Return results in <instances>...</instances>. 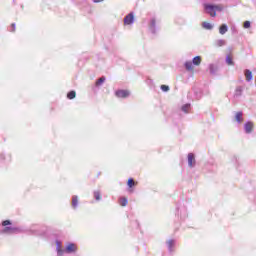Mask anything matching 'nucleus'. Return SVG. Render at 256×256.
I'll list each match as a JSON object with an SVG mask.
<instances>
[{"label":"nucleus","instance_id":"nucleus-1","mask_svg":"<svg viewBox=\"0 0 256 256\" xmlns=\"http://www.w3.org/2000/svg\"><path fill=\"white\" fill-rule=\"evenodd\" d=\"M56 246L58 256H63L64 253H75V251H77V245L74 243H69L65 250L61 249V242L59 241L56 242Z\"/></svg>","mask_w":256,"mask_h":256},{"label":"nucleus","instance_id":"nucleus-2","mask_svg":"<svg viewBox=\"0 0 256 256\" xmlns=\"http://www.w3.org/2000/svg\"><path fill=\"white\" fill-rule=\"evenodd\" d=\"M204 9L210 17H217V11H223V4L213 5V4H205Z\"/></svg>","mask_w":256,"mask_h":256},{"label":"nucleus","instance_id":"nucleus-3","mask_svg":"<svg viewBox=\"0 0 256 256\" xmlns=\"http://www.w3.org/2000/svg\"><path fill=\"white\" fill-rule=\"evenodd\" d=\"M135 21V17L133 16V13L128 14L124 18V25H132V23Z\"/></svg>","mask_w":256,"mask_h":256},{"label":"nucleus","instance_id":"nucleus-4","mask_svg":"<svg viewBox=\"0 0 256 256\" xmlns=\"http://www.w3.org/2000/svg\"><path fill=\"white\" fill-rule=\"evenodd\" d=\"M116 96L121 98V99H125V98L129 97V91H127V90H118L116 92Z\"/></svg>","mask_w":256,"mask_h":256},{"label":"nucleus","instance_id":"nucleus-5","mask_svg":"<svg viewBox=\"0 0 256 256\" xmlns=\"http://www.w3.org/2000/svg\"><path fill=\"white\" fill-rule=\"evenodd\" d=\"M244 76L248 83L253 80V72H251L249 69L244 70Z\"/></svg>","mask_w":256,"mask_h":256},{"label":"nucleus","instance_id":"nucleus-6","mask_svg":"<svg viewBox=\"0 0 256 256\" xmlns=\"http://www.w3.org/2000/svg\"><path fill=\"white\" fill-rule=\"evenodd\" d=\"M188 165L189 167H193L195 165V155H193V153L188 154Z\"/></svg>","mask_w":256,"mask_h":256},{"label":"nucleus","instance_id":"nucleus-7","mask_svg":"<svg viewBox=\"0 0 256 256\" xmlns=\"http://www.w3.org/2000/svg\"><path fill=\"white\" fill-rule=\"evenodd\" d=\"M245 133H251L253 131V122H247L244 125Z\"/></svg>","mask_w":256,"mask_h":256},{"label":"nucleus","instance_id":"nucleus-8","mask_svg":"<svg viewBox=\"0 0 256 256\" xmlns=\"http://www.w3.org/2000/svg\"><path fill=\"white\" fill-rule=\"evenodd\" d=\"M229 31V28L227 27V24H222L219 28L220 35H225Z\"/></svg>","mask_w":256,"mask_h":256},{"label":"nucleus","instance_id":"nucleus-9","mask_svg":"<svg viewBox=\"0 0 256 256\" xmlns=\"http://www.w3.org/2000/svg\"><path fill=\"white\" fill-rule=\"evenodd\" d=\"M235 119H236L237 123H242L243 122V112H237Z\"/></svg>","mask_w":256,"mask_h":256},{"label":"nucleus","instance_id":"nucleus-10","mask_svg":"<svg viewBox=\"0 0 256 256\" xmlns=\"http://www.w3.org/2000/svg\"><path fill=\"white\" fill-rule=\"evenodd\" d=\"M167 246H168V250L170 251V253L173 252V247L175 246V240H168Z\"/></svg>","mask_w":256,"mask_h":256},{"label":"nucleus","instance_id":"nucleus-11","mask_svg":"<svg viewBox=\"0 0 256 256\" xmlns=\"http://www.w3.org/2000/svg\"><path fill=\"white\" fill-rule=\"evenodd\" d=\"M192 64H194L196 66L201 65V56L194 57L193 60H192Z\"/></svg>","mask_w":256,"mask_h":256},{"label":"nucleus","instance_id":"nucleus-12","mask_svg":"<svg viewBox=\"0 0 256 256\" xmlns=\"http://www.w3.org/2000/svg\"><path fill=\"white\" fill-rule=\"evenodd\" d=\"M77 205H79V198L77 196L72 197V207L76 209Z\"/></svg>","mask_w":256,"mask_h":256},{"label":"nucleus","instance_id":"nucleus-13","mask_svg":"<svg viewBox=\"0 0 256 256\" xmlns=\"http://www.w3.org/2000/svg\"><path fill=\"white\" fill-rule=\"evenodd\" d=\"M185 68L187 69V71H193V62L191 61L186 62Z\"/></svg>","mask_w":256,"mask_h":256},{"label":"nucleus","instance_id":"nucleus-14","mask_svg":"<svg viewBox=\"0 0 256 256\" xmlns=\"http://www.w3.org/2000/svg\"><path fill=\"white\" fill-rule=\"evenodd\" d=\"M243 93V89L241 87H237L236 90H235V97H241Z\"/></svg>","mask_w":256,"mask_h":256},{"label":"nucleus","instance_id":"nucleus-15","mask_svg":"<svg viewBox=\"0 0 256 256\" xmlns=\"http://www.w3.org/2000/svg\"><path fill=\"white\" fill-rule=\"evenodd\" d=\"M202 27H203L204 29H208V30L213 29L212 24L209 23V22H203Z\"/></svg>","mask_w":256,"mask_h":256},{"label":"nucleus","instance_id":"nucleus-16","mask_svg":"<svg viewBox=\"0 0 256 256\" xmlns=\"http://www.w3.org/2000/svg\"><path fill=\"white\" fill-rule=\"evenodd\" d=\"M103 83H105V76H102L96 81V87H100V85H103Z\"/></svg>","mask_w":256,"mask_h":256},{"label":"nucleus","instance_id":"nucleus-17","mask_svg":"<svg viewBox=\"0 0 256 256\" xmlns=\"http://www.w3.org/2000/svg\"><path fill=\"white\" fill-rule=\"evenodd\" d=\"M190 109H191V104H185L184 106H182V111L184 113H189Z\"/></svg>","mask_w":256,"mask_h":256},{"label":"nucleus","instance_id":"nucleus-18","mask_svg":"<svg viewBox=\"0 0 256 256\" xmlns=\"http://www.w3.org/2000/svg\"><path fill=\"white\" fill-rule=\"evenodd\" d=\"M226 41L225 40H217L215 42L216 47H223L225 45Z\"/></svg>","mask_w":256,"mask_h":256},{"label":"nucleus","instance_id":"nucleus-19","mask_svg":"<svg viewBox=\"0 0 256 256\" xmlns=\"http://www.w3.org/2000/svg\"><path fill=\"white\" fill-rule=\"evenodd\" d=\"M94 198L96 199V201H101V192L95 191Z\"/></svg>","mask_w":256,"mask_h":256},{"label":"nucleus","instance_id":"nucleus-20","mask_svg":"<svg viewBox=\"0 0 256 256\" xmlns=\"http://www.w3.org/2000/svg\"><path fill=\"white\" fill-rule=\"evenodd\" d=\"M127 203H128L127 198H121V199H120V205H121L122 207H127Z\"/></svg>","mask_w":256,"mask_h":256},{"label":"nucleus","instance_id":"nucleus-21","mask_svg":"<svg viewBox=\"0 0 256 256\" xmlns=\"http://www.w3.org/2000/svg\"><path fill=\"white\" fill-rule=\"evenodd\" d=\"M3 231L4 233H13L16 231V229L11 227H5Z\"/></svg>","mask_w":256,"mask_h":256},{"label":"nucleus","instance_id":"nucleus-22","mask_svg":"<svg viewBox=\"0 0 256 256\" xmlns=\"http://www.w3.org/2000/svg\"><path fill=\"white\" fill-rule=\"evenodd\" d=\"M226 63L227 65H235V63L233 62V58H231V56L226 57Z\"/></svg>","mask_w":256,"mask_h":256},{"label":"nucleus","instance_id":"nucleus-23","mask_svg":"<svg viewBox=\"0 0 256 256\" xmlns=\"http://www.w3.org/2000/svg\"><path fill=\"white\" fill-rule=\"evenodd\" d=\"M209 69H210V73L212 75H215V72L217 71V68L215 67V65L210 64Z\"/></svg>","mask_w":256,"mask_h":256},{"label":"nucleus","instance_id":"nucleus-24","mask_svg":"<svg viewBox=\"0 0 256 256\" xmlns=\"http://www.w3.org/2000/svg\"><path fill=\"white\" fill-rule=\"evenodd\" d=\"M76 93L75 91H71L67 94L68 99H75Z\"/></svg>","mask_w":256,"mask_h":256},{"label":"nucleus","instance_id":"nucleus-25","mask_svg":"<svg viewBox=\"0 0 256 256\" xmlns=\"http://www.w3.org/2000/svg\"><path fill=\"white\" fill-rule=\"evenodd\" d=\"M243 27H244V29H249V27H251V22L245 21Z\"/></svg>","mask_w":256,"mask_h":256},{"label":"nucleus","instance_id":"nucleus-26","mask_svg":"<svg viewBox=\"0 0 256 256\" xmlns=\"http://www.w3.org/2000/svg\"><path fill=\"white\" fill-rule=\"evenodd\" d=\"M161 90L164 91L165 93H167V91H169V86L161 85Z\"/></svg>","mask_w":256,"mask_h":256},{"label":"nucleus","instance_id":"nucleus-27","mask_svg":"<svg viewBox=\"0 0 256 256\" xmlns=\"http://www.w3.org/2000/svg\"><path fill=\"white\" fill-rule=\"evenodd\" d=\"M135 185V181L133 179L128 180V187H133Z\"/></svg>","mask_w":256,"mask_h":256},{"label":"nucleus","instance_id":"nucleus-28","mask_svg":"<svg viewBox=\"0 0 256 256\" xmlns=\"http://www.w3.org/2000/svg\"><path fill=\"white\" fill-rule=\"evenodd\" d=\"M2 225H3V227H7V225H11V221L5 220V221H3Z\"/></svg>","mask_w":256,"mask_h":256},{"label":"nucleus","instance_id":"nucleus-29","mask_svg":"<svg viewBox=\"0 0 256 256\" xmlns=\"http://www.w3.org/2000/svg\"><path fill=\"white\" fill-rule=\"evenodd\" d=\"M155 23H156V22H155V19H152V20H151V27H155Z\"/></svg>","mask_w":256,"mask_h":256},{"label":"nucleus","instance_id":"nucleus-30","mask_svg":"<svg viewBox=\"0 0 256 256\" xmlns=\"http://www.w3.org/2000/svg\"><path fill=\"white\" fill-rule=\"evenodd\" d=\"M94 3H103V0H93Z\"/></svg>","mask_w":256,"mask_h":256},{"label":"nucleus","instance_id":"nucleus-31","mask_svg":"<svg viewBox=\"0 0 256 256\" xmlns=\"http://www.w3.org/2000/svg\"><path fill=\"white\" fill-rule=\"evenodd\" d=\"M11 31H15V24H12V30Z\"/></svg>","mask_w":256,"mask_h":256}]
</instances>
